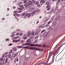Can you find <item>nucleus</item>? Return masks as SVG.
Instances as JSON below:
<instances>
[{"mask_svg":"<svg viewBox=\"0 0 65 65\" xmlns=\"http://www.w3.org/2000/svg\"><path fill=\"white\" fill-rule=\"evenodd\" d=\"M23 48L24 49H27L28 48V49L30 50H35L36 49L35 47H29L28 46H26L25 47H23Z\"/></svg>","mask_w":65,"mask_h":65,"instance_id":"f257e3e1","label":"nucleus"},{"mask_svg":"<svg viewBox=\"0 0 65 65\" xmlns=\"http://www.w3.org/2000/svg\"><path fill=\"white\" fill-rule=\"evenodd\" d=\"M29 46H39L40 47H41L42 46L41 45H39V44H38L37 45H35V44H30V45H29Z\"/></svg>","mask_w":65,"mask_h":65,"instance_id":"f03ea898","label":"nucleus"},{"mask_svg":"<svg viewBox=\"0 0 65 65\" xmlns=\"http://www.w3.org/2000/svg\"><path fill=\"white\" fill-rule=\"evenodd\" d=\"M31 13H26V14H25V16L24 18H25V16H27V17L28 18H29L31 16Z\"/></svg>","mask_w":65,"mask_h":65,"instance_id":"7ed1b4c3","label":"nucleus"},{"mask_svg":"<svg viewBox=\"0 0 65 65\" xmlns=\"http://www.w3.org/2000/svg\"><path fill=\"white\" fill-rule=\"evenodd\" d=\"M32 4V3L31 1H29L28 3H27V5L28 6H29L30 5H31Z\"/></svg>","mask_w":65,"mask_h":65,"instance_id":"20e7f679","label":"nucleus"},{"mask_svg":"<svg viewBox=\"0 0 65 65\" xmlns=\"http://www.w3.org/2000/svg\"><path fill=\"white\" fill-rule=\"evenodd\" d=\"M54 9H52L51 11H50L49 12H47V14H51V13H53V12H54Z\"/></svg>","mask_w":65,"mask_h":65,"instance_id":"39448f33","label":"nucleus"},{"mask_svg":"<svg viewBox=\"0 0 65 65\" xmlns=\"http://www.w3.org/2000/svg\"><path fill=\"white\" fill-rule=\"evenodd\" d=\"M19 61V60H18V58H15V60H14V62L15 63H16V61L17 62H18V61Z\"/></svg>","mask_w":65,"mask_h":65,"instance_id":"423d86ee","label":"nucleus"},{"mask_svg":"<svg viewBox=\"0 0 65 65\" xmlns=\"http://www.w3.org/2000/svg\"><path fill=\"white\" fill-rule=\"evenodd\" d=\"M60 18V16H57L56 17L55 19L56 20H58Z\"/></svg>","mask_w":65,"mask_h":65,"instance_id":"0eeeda50","label":"nucleus"},{"mask_svg":"<svg viewBox=\"0 0 65 65\" xmlns=\"http://www.w3.org/2000/svg\"><path fill=\"white\" fill-rule=\"evenodd\" d=\"M37 11L35 10V12H32L31 13V14L32 15H34V14H35V12H36V13H37Z\"/></svg>","mask_w":65,"mask_h":65,"instance_id":"6e6552de","label":"nucleus"},{"mask_svg":"<svg viewBox=\"0 0 65 65\" xmlns=\"http://www.w3.org/2000/svg\"><path fill=\"white\" fill-rule=\"evenodd\" d=\"M29 43H25L22 44L23 46H25V45H29Z\"/></svg>","mask_w":65,"mask_h":65,"instance_id":"1a4fd4ad","label":"nucleus"},{"mask_svg":"<svg viewBox=\"0 0 65 65\" xmlns=\"http://www.w3.org/2000/svg\"><path fill=\"white\" fill-rule=\"evenodd\" d=\"M19 6V7H20L22 9H24V6L23 5H20Z\"/></svg>","mask_w":65,"mask_h":65,"instance_id":"9d476101","label":"nucleus"},{"mask_svg":"<svg viewBox=\"0 0 65 65\" xmlns=\"http://www.w3.org/2000/svg\"><path fill=\"white\" fill-rule=\"evenodd\" d=\"M30 35H31L30 32L29 31H28L27 33V36L28 37H29L30 36Z\"/></svg>","mask_w":65,"mask_h":65,"instance_id":"9b49d317","label":"nucleus"},{"mask_svg":"<svg viewBox=\"0 0 65 65\" xmlns=\"http://www.w3.org/2000/svg\"><path fill=\"white\" fill-rule=\"evenodd\" d=\"M51 23V21H50L49 22H48L47 25H46V26L47 27L48 26H49V24Z\"/></svg>","mask_w":65,"mask_h":65,"instance_id":"f8f14e48","label":"nucleus"},{"mask_svg":"<svg viewBox=\"0 0 65 65\" xmlns=\"http://www.w3.org/2000/svg\"><path fill=\"white\" fill-rule=\"evenodd\" d=\"M31 40H30V39H27V40L26 41V42L27 43H29V42H31Z\"/></svg>","mask_w":65,"mask_h":65,"instance_id":"ddd939ff","label":"nucleus"},{"mask_svg":"<svg viewBox=\"0 0 65 65\" xmlns=\"http://www.w3.org/2000/svg\"><path fill=\"white\" fill-rule=\"evenodd\" d=\"M34 7H32L31 8H30V10L31 11H33L34 10Z\"/></svg>","mask_w":65,"mask_h":65,"instance_id":"4468645a","label":"nucleus"},{"mask_svg":"<svg viewBox=\"0 0 65 65\" xmlns=\"http://www.w3.org/2000/svg\"><path fill=\"white\" fill-rule=\"evenodd\" d=\"M46 1H44V0H42V1H41L40 2V3H45Z\"/></svg>","mask_w":65,"mask_h":65,"instance_id":"2eb2a0df","label":"nucleus"},{"mask_svg":"<svg viewBox=\"0 0 65 65\" xmlns=\"http://www.w3.org/2000/svg\"><path fill=\"white\" fill-rule=\"evenodd\" d=\"M45 4L46 5H50V2H46Z\"/></svg>","mask_w":65,"mask_h":65,"instance_id":"dca6fc26","label":"nucleus"},{"mask_svg":"<svg viewBox=\"0 0 65 65\" xmlns=\"http://www.w3.org/2000/svg\"><path fill=\"white\" fill-rule=\"evenodd\" d=\"M8 61V59L7 58H6V60H5V63H7V62Z\"/></svg>","mask_w":65,"mask_h":65,"instance_id":"f3484780","label":"nucleus"},{"mask_svg":"<svg viewBox=\"0 0 65 65\" xmlns=\"http://www.w3.org/2000/svg\"><path fill=\"white\" fill-rule=\"evenodd\" d=\"M33 31H32L31 32V35L34 36L35 35V32H33Z\"/></svg>","mask_w":65,"mask_h":65,"instance_id":"a211bd4d","label":"nucleus"},{"mask_svg":"<svg viewBox=\"0 0 65 65\" xmlns=\"http://www.w3.org/2000/svg\"><path fill=\"white\" fill-rule=\"evenodd\" d=\"M18 55V54L17 53H16L15 54H14L13 55V57H15L17 56V55Z\"/></svg>","mask_w":65,"mask_h":65,"instance_id":"6ab92c4d","label":"nucleus"},{"mask_svg":"<svg viewBox=\"0 0 65 65\" xmlns=\"http://www.w3.org/2000/svg\"><path fill=\"white\" fill-rule=\"evenodd\" d=\"M28 1V0H24V3H26Z\"/></svg>","mask_w":65,"mask_h":65,"instance_id":"aec40b11","label":"nucleus"},{"mask_svg":"<svg viewBox=\"0 0 65 65\" xmlns=\"http://www.w3.org/2000/svg\"><path fill=\"white\" fill-rule=\"evenodd\" d=\"M39 34L38 31H36L35 32V35H37Z\"/></svg>","mask_w":65,"mask_h":65,"instance_id":"412c9836","label":"nucleus"},{"mask_svg":"<svg viewBox=\"0 0 65 65\" xmlns=\"http://www.w3.org/2000/svg\"><path fill=\"white\" fill-rule=\"evenodd\" d=\"M25 15V13H22L21 14V16H24Z\"/></svg>","mask_w":65,"mask_h":65,"instance_id":"4be33fe9","label":"nucleus"},{"mask_svg":"<svg viewBox=\"0 0 65 65\" xmlns=\"http://www.w3.org/2000/svg\"><path fill=\"white\" fill-rule=\"evenodd\" d=\"M20 37L19 36H16L14 37V39H18V38H20Z\"/></svg>","mask_w":65,"mask_h":65,"instance_id":"5701e85b","label":"nucleus"},{"mask_svg":"<svg viewBox=\"0 0 65 65\" xmlns=\"http://www.w3.org/2000/svg\"><path fill=\"white\" fill-rule=\"evenodd\" d=\"M14 13H16V14L18 13V12L17 10L14 11Z\"/></svg>","mask_w":65,"mask_h":65,"instance_id":"b1692460","label":"nucleus"},{"mask_svg":"<svg viewBox=\"0 0 65 65\" xmlns=\"http://www.w3.org/2000/svg\"><path fill=\"white\" fill-rule=\"evenodd\" d=\"M57 24V23L56 22V21H55L54 22V23H53V25H55V24Z\"/></svg>","mask_w":65,"mask_h":65,"instance_id":"393cba45","label":"nucleus"},{"mask_svg":"<svg viewBox=\"0 0 65 65\" xmlns=\"http://www.w3.org/2000/svg\"><path fill=\"white\" fill-rule=\"evenodd\" d=\"M33 37L32 36H30L29 37V39L31 40L33 39Z\"/></svg>","mask_w":65,"mask_h":65,"instance_id":"a878e982","label":"nucleus"},{"mask_svg":"<svg viewBox=\"0 0 65 65\" xmlns=\"http://www.w3.org/2000/svg\"><path fill=\"white\" fill-rule=\"evenodd\" d=\"M38 40H36L34 42L35 43H36L37 42H38Z\"/></svg>","mask_w":65,"mask_h":65,"instance_id":"bb28decb","label":"nucleus"},{"mask_svg":"<svg viewBox=\"0 0 65 65\" xmlns=\"http://www.w3.org/2000/svg\"><path fill=\"white\" fill-rule=\"evenodd\" d=\"M47 5V7H46V8H49L50 6V5Z\"/></svg>","mask_w":65,"mask_h":65,"instance_id":"cd10ccee","label":"nucleus"},{"mask_svg":"<svg viewBox=\"0 0 65 65\" xmlns=\"http://www.w3.org/2000/svg\"><path fill=\"white\" fill-rule=\"evenodd\" d=\"M22 12V10H19L18 11V13H21Z\"/></svg>","mask_w":65,"mask_h":65,"instance_id":"c85d7f7f","label":"nucleus"},{"mask_svg":"<svg viewBox=\"0 0 65 65\" xmlns=\"http://www.w3.org/2000/svg\"><path fill=\"white\" fill-rule=\"evenodd\" d=\"M27 38V37H25L23 38V39L24 40H26Z\"/></svg>","mask_w":65,"mask_h":65,"instance_id":"c756f323","label":"nucleus"},{"mask_svg":"<svg viewBox=\"0 0 65 65\" xmlns=\"http://www.w3.org/2000/svg\"><path fill=\"white\" fill-rule=\"evenodd\" d=\"M23 33L22 32L21 33H20V36H22V35H23Z\"/></svg>","mask_w":65,"mask_h":65,"instance_id":"7c9ffc66","label":"nucleus"},{"mask_svg":"<svg viewBox=\"0 0 65 65\" xmlns=\"http://www.w3.org/2000/svg\"><path fill=\"white\" fill-rule=\"evenodd\" d=\"M15 35L14 34V35H12L11 36V37H13L14 36H15Z\"/></svg>","mask_w":65,"mask_h":65,"instance_id":"2f4dec72","label":"nucleus"},{"mask_svg":"<svg viewBox=\"0 0 65 65\" xmlns=\"http://www.w3.org/2000/svg\"><path fill=\"white\" fill-rule=\"evenodd\" d=\"M53 58H52V61H53V59H54V54H53Z\"/></svg>","mask_w":65,"mask_h":65,"instance_id":"473e14b6","label":"nucleus"},{"mask_svg":"<svg viewBox=\"0 0 65 65\" xmlns=\"http://www.w3.org/2000/svg\"><path fill=\"white\" fill-rule=\"evenodd\" d=\"M11 56V55L10 54H9V55L8 56V58H9Z\"/></svg>","mask_w":65,"mask_h":65,"instance_id":"72a5a7b5","label":"nucleus"},{"mask_svg":"<svg viewBox=\"0 0 65 65\" xmlns=\"http://www.w3.org/2000/svg\"><path fill=\"white\" fill-rule=\"evenodd\" d=\"M45 31V30L44 29L41 32V34L42 33L44 32Z\"/></svg>","mask_w":65,"mask_h":65,"instance_id":"f704fd0d","label":"nucleus"},{"mask_svg":"<svg viewBox=\"0 0 65 65\" xmlns=\"http://www.w3.org/2000/svg\"><path fill=\"white\" fill-rule=\"evenodd\" d=\"M38 36H36L35 37V39H38Z\"/></svg>","mask_w":65,"mask_h":65,"instance_id":"c9c22d12","label":"nucleus"},{"mask_svg":"<svg viewBox=\"0 0 65 65\" xmlns=\"http://www.w3.org/2000/svg\"><path fill=\"white\" fill-rule=\"evenodd\" d=\"M22 3L21 2H20V3H19L18 4V5H20Z\"/></svg>","mask_w":65,"mask_h":65,"instance_id":"e433bc0d","label":"nucleus"},{"mask_svg":"<svg viewBox=\"0 0 65 65\" xmlns=\"http://www.w3.org/2000/svg\"><path fill=\"white\" fill-rule=\"evenodd\" d=\"M17 16V14L16 13H14L13 14V16Z\"/></svg>","mask_w":65,"mask_h":65,"instance_id":"4c0bfd02","label":"nucleus"},{"mask_svg":"<svg viewBox=\"0 0 65 65\" xmlns=\"http://www.w3.org/2000/svg\"><path fill=\"white\" fill-rule=\"evenodd\" d=\"M55 53H54L52 54H51V55H50V58H49V59H50V58L51 57V56H52V55H53V54H55Z\"/></svg>","mask_w":65,"mask_h":65,"instance_id":"58836bf2","label":"nucleus"},{"mask_svg":"<svg viewBox=\"0 0 65 65\" xmlns=\"http://www.w3.org/2000/svg\"><path fill=\"white\" fill-rule=\"evenodd\" d=\"M36 1H34V0H33L32 2L34 3H36Z\"/></svg>","mask_w":65,"mask_h":65,"instance_id":"ea45409f","label":"nucleus"},{"mask_svg":"<svg viewBox=\"0 0 65 65\" xmlns=\"http://www.w3.org/2000/svg\"><path fill=\"white\" fill-rule=\"evenodd\" d=\"M16 48V47H13V49H12V50H13V51H14V50H15V49Z\"/></svg>","mask_w":65,"mask_h":65,"instance_id":"a19ab883","label":"nucleus"},{"mask_svg":"<svg viewBox=\"0 0 65 65\" xmlns=\"http://www.w3.org/2000/svg\"><path fill=\"white\" fill-rule=\"evenodd\" d=\"M39 3V2H37L36 3V5H37Z\"/></svg>","mask_w":65,"mask_h":65,"instance_id":"79ce46f5","label":"nucleus"},{"mask_svg":"<svg viewBox=\"0 0 65 65\" xmlns=\"http://www.w3.org/2000/svg\"><path fill=\"white\" fill-rule=\"evenodd\" d=\"M46 45V44L45 43L44 44H43V47H44L45 46V45Z\"/></svg>","mask_w":65,"mask_h":65,"instance_id":"37998d69","label":"nucleus"},{"mask_svg":"<svg viewBox=\"0 0 65 65\" xmlns=\"http://www.w3.org/2000/svg\"><path fill=\"white\" fill-rule=\"evenodd\" d=\"M52 28V27L51 26H50L49 27V28H48L49 30H50Z\"/></svg>","mask_w":65,"mask_h":65,"instance_id":"c03bdc74","label":"nucleus"},{"mask_svg":"<svg viewBox=\"0 0 65 65\" xmlns=\"http://www.w3.org/2000/svg\"><path fill=\"white\" fill-rule=\"evenodd\" d=\"M58 9V6H57V7H56V10H57V9Z\"/></svg>","mask_w":65,"mask_h":65,"instance_id":"a18cd8bd","label":"nucleus"},{"mask_svg":"<svg viewBox=\"0 0 65 65\" xmlns=\"http://www.w3.org/2000/svg\"><path fill=\"white\" fill-rule=\"evenodd\" d=\"M20 14H17V16H20Z\"/></svg>","mask_w":65,"mask_h":65,"instance_id":"49530a36","label":"nucleus"},{"mask_svg":"<svg viewBox=\"0 0 65 65\" xmlns=\"http://www.w3.org/2000/svg\"><path fill=\"white\" fill-rule=\"evenodd\" d=\"M5 63V61H4V60H3V62L2 63V64L3 65Z\"/></svg>","mask_w":65,"mask_h":65,"instance_id":"de8ad7c7","label":"nucleus"},{"mask_svg":"<svg viewBox=\"0 0 65 65\" xmlns=\"http://www.w3.org/2000/svg\"><path fill=\"white\" fill-rule=\"evenodd\" d=\"M12 45V44L10 43L9 45H8V46H11Z\"/></svg>","mask_w":65,"mask_h":65,"instance_id":"09e8293b","label":"nucleus"},{"mask_svg":"<svg viewBox=\"0 0 65 65\" xmlns=\"http://www.w3.org/2000/svg\"><path fill=\"white\" fill-rule=\"evenodd\" d=\"M27 6H28V5H27V4H26V5H24V6H25L26 7H27Z\"/></svg>","mask_w":65,"mask_h":65,"instance_id":"8fccbe9b","label":"nucleus"},{"mask_svg":"<svg viewBox=\"0 0 65 65\" xmlns=\"http://www.w3.org/2000/svg\"><path fill=\"white\" fill-rule=\"evenodd\" d=\"M12 50H11L9 52L10 53H12Z\"/></svg>","mask_w":65,"mask_h":65,"instance_id":"3c124183","label":"nucleus"},{"mask_svg":"<svg viewBox=\"0 0 65 65\" xmlns=\"http://www.w3.org/2000/svg\"><path fill=\"white\" fill-rule=\"evenodd\" d=\"M12 57H13V56H12V55L11 56V57H10V59L11 60H12Z\"/></svg>","mask_w":65,"mask_h":65,"instance_id":"603ef678","label":"nucleus"},{"mask_svg":"<svg viewBox=\"0 0 65 65\" xmlns=\"http://www.w3.org/2000/svg\"><path fill=\"white\" fill-rule=\"evenodd\" d=\"M59 50V48H57V52H58V51Z\"/></svg>","mask_w":65,"mask_h":65,"instance_id":"864d4df0","label":"nucleus"},{"mask_svg":"<svg viewBox=\"0 0 65 65\" xmlns=\"http://www.w3.org/2000/svg\"><path fill=\"white\" fill-rule=\"evenodd\" d=\"M5 56V54H4V55H3L2 56V57L3 58V57H4Z\"/></svg>","mask_w":65,"mask_h":65,"instance_id":"5fc2aeb1","label":"nucleus"},{"mask_svg":"<svg viewBox=\"0 0 65 65\" xmlns=\"http://www.w3.org/2000/svg\"><path fill=\"white\" fill-rule=\"evenodd\" d=\"M0 59L1 60V61H2L3 60V58H1Z\"/></svg>","mask_w":65,"mask_h":65,"instance_id":"6e6d98bb","label":"nucleus"},{"mask_svg":"<svg viewBox=\"0 0 65 65\" xmlns=\"http://www.w3.org/2000/svg\"><path fill=\"white\" fill-rule=\"evenodd\" d=\"M40 10L39 9H38V12H40Z\"/></svg>","mask_w":65,"mask_h":65,"instance_id":"4d7b16f0","label":"nucleus"},{"mask_svg":"<svg viewBox=\"0 0 65 65\" xmlns=\"http://www.w3.org/2000/svg\"><path fill=\"white\" fill-rule=\"evenodd\" d=\"M18 47L19 48H22V46H18Z\"/></svg>","mask_w":65,"mask_h":65,"instance_id":"13d9d810","label":"nucleus"},{"mask_svg":"<svg viewBox=\"0 0 65 65\" xmlns=\"http://www.w3.org/2000/svg\"><path fill=\"white\" fill-rule=\"evenodd\" d=\"M62 2H64L65 3V0H62Z\"/></svg>","mask_w":65,"mask_h":65,"instance_id":"bf43d9fd","label":"nucleus"},{"mask_svg":"<svg viewBox=\"0 0 65 65\" xmlns=\"http://www.w3.org/2000/svg\"><path fill=\"white\" fill-rule=\"evenodd\" d=\"M50 8H47V10H50Z\"/></svg>","mask_w":65,"mask_h":65,"instance_id":"052dcab7","label":"nucleus"},{"mask_svg":"<svg viewBox=\"0 0 65 65\" xmlns=\"http://www.w3.org/2000/svg\"><path fill=\"white\" fill-rule=\"evenodd\" d=\"M17 36L19 35V33H17V34H16Z\"/></svg>","mask_w":65,"mask_h":65,"instance_id":"680f3d73","label":"nucleus"},{"mask_svg":"<svg viewBox=\"0 0 65 65\" xmlns=\"http://www.w3.org/2000/svg\"><path fill=\"white\" fill-rule=\"evenodd\" d=\"M39 21H37V23H36V24H38V23H39Z\"/></svg>","mask_w":65,"mask_h":65,"instance_id":"e2e57ef3","label":"nucleus"},{"mask_svg":"<svg viewBox=\"0 0 65 65\" xmlns=\"http://www.w3.org/2000/svg\"><path fill=\"white\" fill-rule=\"evenodd\" d=\"M41 32V30L40 29H39V30L38 31V32Z\"/></svg>","mask_w":65,"mask_h":65,"instance_id":"0e129e2a","label":"nucleus"},{"mask_svg":"<svg viewBox=\"0 0 65 65\" xmlns=\"http://www.w3.org/2000/svg\"><path fill=\"white\" fill-rule=\"evenodd\" d=\"M37 6H38V7H40V5L39 4L38 5H37Z\"/></svg>","mask_w":65,"mask_h":65,"instance_id":"69168bd1","label":"nucleus"},{"mask_svg":"<svg viewBox=\"0 0 65 65\" xmlns=\"http://www.w3.org/2000/svg\"><path fill=\"white\" fill-rule=\"evenodd\" d=\"M9 40V39H6V41H8V40Z\"/></svg>","mask_w":65,"mask_h":65,"instance_id":"338daca9","label":"nucleus"},{"mask_svg":"<svg viewBox=\"0 0 65 65\" xmlns=\"http://www.w3.org/2000/svg\"><path fill=\"white\" fill-rule=\"evenodd\" d=\"M3 65V63L2 62H1L0 63V65Z\"/></svg>","mask_w":65,"mask_h":65,"instance_id":"774afa93","label":"nucleus"}]
</instances>
